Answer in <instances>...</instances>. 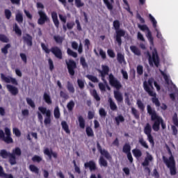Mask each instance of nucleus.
Listing matches in <instances>:
<instances>
[{"label": "nucleus", "mask_w": 178, "mask_h": 178, "mask_svg": "<svg viewBox=\"0 0 178 178\" xmlns=\"http://www.w3.org/2000/svg\"><path fill=\"white\" fill-rule=\"evenodd\" d=\"M153 83L154 84V86L156 87V90L159 91L161 90V87L157 83L156 81H154V79L153 78H149L148 79V81H144L143 88L145 91L147 92L150 97H153L152 98V103L154 104L156 107H159L161 106V103L159 99L156 98V92L152 91V90L154 89Z\"/></svg>", "instance_id": "1"}, {"label": "nucleus", "mask_w": 178, "mask_h": 178, "mask_svg": "<svg viewBox=\"0 0 178 178\" xmlns=\"http://www.w3.org/2000/svg\"><path fill=\"white\" fill-rule=\"evenodd\" d=\"M147 113L151 115L152 121H154L152 125V129L154 131L157 132L160 129V124H161L162 129H165L166 128L165 124L163 122V119L158 116L156 111L152 108V107L148 105L147 106Z\"/></svg>", "instance_id": "2"}, {"label": "nucleus", "mask_w": 178, "mask_h": 178, "mask_svg": "<svg viewBox=\"0 0 178 178\" xmlns=\"http://www.w3.org/2000/svg\"><path fill=\"white\" fill-rule=\"evenodd\" d=\"M168 151L170 156L169 157V159H167L165 156H163V160L166 166L170 169V175H175L177 174L175 160L170 149L168 147Z\"/></svg>", "instance_id": "3"}, {"label": "nucleus", "mask_w": 178, "mask_h": 178, "mask_svg": "<svg viewBox=\"0 0 178 178\" xmlns=\"http://www.w3.org/2000/svg\"><path fill=\"white\" fill-rule=\"evenodd\" d=\"M40 45L42 49L47 54H49L51 52L57 59H63V51L60 47H58V46H54L53 47H51V49H48V44H45V43H41Z\"/></svg>", "instance_id": "4"}, {"label": "nucleus", "mask_w": 178, "mask_h": 178, "mask_svg": "<svg viewBox=\"0 0 178 178\" xmlns=\"http://www.w3.org/2000/svg\"><path fill=\"white\" fill-rule=\"evenodd\" d=\"M113 28L115 31V41L118 42L119 47L122 45V37H124L126 32L124 29H120V22L118 19L113 21Z\"/></svg>", "instance_id": "5"}, {"label": "nucleus", "mask_w": 178, "mask_h": 178, "mask_svg": "<svg viewBox=\"0 0 178 178\" xmlns=\"http://www.w3.org/2000/svg\"><path fill=\"white\" fill-rule=\"evenodd\" d=\"M147 56H148L149 65L153 66V64H154L156 67H159L160 64V58L159 57L157 50L154 49V50L152 51V56H151L149 51H147Z\"/></svg>", "instance_id": "6"}, {"label": "nucleus", "mask_w": 178, "mask_h": 178, "mask_svg": "<svg viewBox=\"0 0 178 178\" xmlns=\"http://www.w3.org/2000/svg\"><path fill=\"white\" fill-rule=\"evenodd\" d=\"M39 111L43 114L46 115V117L44 118V123L45 125H48L51 124V111L47 110V108L45 107H39L38 108Z\"/></svg>", "instance_id": "7"}, {"label": "nucleus", "mask_w": 178, "mask_h": 178, "mask_svg": "<svg viewBox=\"0 0 178 178\" xmlns=\"http://www.w3.org/2000/svg\"><path fill=\"white\" fill-rule=\"evenodd\" d=\"M5 133L6 135V137H5ZM5 133H3V131L0 130V138H3V141L5 143H7V144H10V143H13V139L10 137V129L8 128L5 129Z\"/></svg>", "instance_id": "8"}, {"label": "nucleus", "mask_w": 178, "mask_h": 178, "mask_svg": "<svg viewBox=\"0 0 178 178\" xmlns=\"http://www.w3.org/2000/svg\"><path fill=\"white\" fill-rule=\"evenodd\" d=\"M152 129L151 125L147 123L144 128V133L145 135H147L148 141L154 146V140L153 136H152Z\"/></svg>", "instance_id": "9"}, {"label": "nucleus", "mask_w": 178, "mask_h": 178, "mask_svg": "<svg viewBox=\"0 0 178 178\" xmlns=\"http://www.w3.org/2000/svg\"><path fill=\"white\" fill-rule=\"evenodd\" d=\"M38 13L40 16V18L38 19V24L39 25H44L45 22H49V18H48V15L45 14L44 11L40 10Z\"/></svg>", "instance_id": "10"}, {"label": "nucleus", "mask_w": 178, "mask_h": 178, "mask_svg": "<svg viewBox=\"0 0 178 178\" xmlns=\"http://www.w3.org/2000/svg\"><path fill=\"white\" fill-rule=\"evenodd\" d=\"M67 68L70 76H74L75 74L74 70L76 68V64L74 60L66 61Z\"/></svg>", "instance_id": "11"}, {"label": "nucleus", "mask_w": 178, "mask_h": 178, "mask_svg": "<svg viewBox=\"0 0 178 178\" xmlns=\"http://www.w3.org/2000/svg\"><path fill=\"white\" fill-rule=\"evenodd\" d=\"M109 83L111 86L115 88L117 90H120L122 88L121 83L111 74L109 75Z\"/></svg>", "instance_id": "12"}, {"label": "nucleus", "mask_w": 178, "mask_h": 178, "mask_svg": "<svg viewBox=\"0 0 178 178\" xmlns=\"http://www.w3.org/2000/svg\"><path fill=\"white\" fill-rule=\"evenodd\" d=\"M102 70H98L99 73L101 74L102 80L106 83L105 80V77L106 75H108L109 73V67L107 65L102 66Z\"/></svg>", "instance_id": "13"}, {"label": "nucleus", "mask_w": 178, "mask_h": 178, "mask_svg": "<svg viewBox=\"0 0 178 178\" xmlns=\"http://www.w3.org/2000/svg\"><path fill=\"white\" fill-rule=\"evenodd\" d=\"M97 147L98 151L100 152V154L104 156L106 159L108 160H111L112 157L110 155V154L108 152V151L105 150V149H102L100 144L97 142Z\"/></svg>", "instance_id": "14"}, {"label": "nucleus", "mask_w": 178, "mask_h": 178, "mask_svg": "<svg viewBox=\"0 0 178 178\" xmlns=\"http://www.w3.org/2000/svg\"><path fill=\"white\" fill-rule=\"evenodd\" d=\"M24 43L26 44L29 47H33V36L31 35H29V33H26L24 36H23Z\"/></svg>", "instance_id": "15"}, {"label": "nucleus", "mask_w": 178, "mask_h": 178, "mask_svg": "<svg viewBox=\"0 0 178 178\" xmlns=\"http://www.w3.org/2000/svg\"><path fill=\"white\" fill-rule=\"evenodd\" d=\"M149 19H150V21L152 22L153 27L155 29V31L157 33H156V37L159 39H162L163 38L162 35H161V32L159 31V29H157V28H156L157 22H156L155 18H154V17H152V15H151V14H150L149 15Z\"/></svg>", "instance_id": "16"}, {"label": "nucleus", "mask_w": 178, "mask_h": 178, "mask_svg": "<svg viewBox=\"0 0 178 178\" xmlns=\"http://www.w3.org/2000/svg\"><path fill=\"white\" fill-rule=\"evenodd\" d=\"M44 152V154L45 155H47V156L49 157V159L50 160H51L52 156H53L54 159H56L57 156H58V154H57L56 152H53L52 149H49V148H45V149H44V152Z\"/></svg>", "instance_id": "17"}, {"label": "nucleus", "mask_w": 178, "mask_h": 178, "mask_svg": "<svg viewBox=\"0 0 178 178\" xmlns=\"http://www.w3.org/2000/svg\"><path fill=\"white\" fill-rule=\"evenodd\" d=\"M1 77L2 80L5 81V83H12V84H15L16 86L17 84V81H16L15 78H12L10 76H6L5 75H3V74H1Z\"/></svg>", "instance_id": "18"}, {"label": "nucleus", "mask_w": 178, "mask_h": 178, "mask_svg": "<svg viewBox=\"0 0 178 178\" xmlns=\"http://www.w3.org/2000/svg\"><path fill=\"white\" fill-rule=\"evenodd\" d=\"M84 167L86 169L89 168L90 171H95L97 170L96 164L93 161L85 163Z\"/></svg>", "instance_id": "19"}, {"label": "nucleus", "mask_w": 178, "mask_h": 178, "mask_svg": "<svg viewBox=\"0 0 178 178\" xmlns=\"http://www.w3.org/2000/svg\"><path fill=\"white\" fill-rule=\"evenodd\" d=\"M51 19L53 20L54 24L56 29L59 28L60 22L58 19V15L56 11H52L51 12Z\"/></svg>", "instance_id": "20"}, {"label": "nucleus", "mask_w": 178, "mask_h": 178, "mask_svg": "<svg viewBox=\"0 0 178 178\" xmlns=\"http://www.w3.org/2000/svg\"><path fill=\"white\" fill-rule=\"evenodd\" d=\"M6 88L9 92L12 94V95H17V94H19V89H17V88L12 85H7Z\"/></svg>", "instance_id": "21"}, {"label": "nucleus", "mask_w": 178, "mask_h": 178, "mask_svg": "<svg viewBox=\"0 0 178 178\" xmlns=\"http://www.w3.org/2000/svg\"><path fill=\"white\" fill-rule=\"evenodd\" d=\"M58 17L60 22L63 23V29L65 31H67V28L65 26V24L67 22V15H63V14H58Z\"/></svg>", "instance_id": "22"}, {"label": "nucleus", "mask_w": 178, "mask_h": 178, "mask_svg": "<svg viewBox=\"0 0 178 178\" xmlns=\"http://www.w3.org/2000/svg\"><path fill=\"white\" fill-rule=\"evenodd\" d=\"M153 160V157L148 152H147V156L145 159L144 162L142 163L143 166H148L149 165V161Z\"/></svg>", "instance_id": "23"}, {"label": "nucleus", "mask_w": 178, "mask_h": 178, "mask_svg": "<svg viewBox=\"0 0 178 178\" xmlns=\"http://www.w3.org/2000/svg\"><path fill=\"white\" fill-rule=\"evenodd\" d=\"M114 97L118 103H122L123 102V97L119 91L114 92Z\"/></svg>", "instance_id": "24"}, {"label": "nucleus", "mask_w": 178, "mask_h": 178, "mask_svg": "<svg viewBox=\"0 0 178 178\" xmlns=\"http://www.w3.org/2000/svg\"><path fill=\"white\" fill-rule=\"evenodd\" d=\"M108 102L109 103L110 108L113 111H118V106L115 104V102L113 101L111 97H109L108 99Z\"/></svg>", "instance_id": "25"}, {"label": "nucleus", "mask_w": 178, "mask_h": 178, "mask_svg": "<svg viewBox=\"0 0 178 178\" xmlns=\"http://www.w3.org/2000/svg\"><path fill=\"white\" fill-rule=\"evenodd\" d=\"M104 4L106 6L108 10H112L113 9V4L114 0H103Z\"/></svg>", "instance_id": "26"}, {"label": "nucleus", "mask_w": 178, "mask_h": 178, "mask_svg": "<svg viewBox=\"0 0 178 178\" xmlns=\"http://www.w3.org/2000/svg\"><path fill=\"white\" fill-rule=\"evenodd\" d=\"M43 99L49 105H51L52 104L51 96H49V94H48L47 92L44 93V95H43Z\"/></svg>", "instance_id": "27"}, {"label": "nucleus", "mask_w": 178, "mask_h": 178, "mask_svg": "<svg viewBox=\"0 0 178 178\" xmlns=\"http://www.w3.org/2000/svg\"><path fill=\"white\" fill-rule=\"evenodd\" d=\"M60 124L62 126V129L65 131V132L67 134H70V130L69 129V126L67 122L65 121H62Z\"/></svg>", "instance_id": "28"}, {"label": "nucleus", "mask_w": 178, "mask_h": 178, "mask_svg": "<svg viewBox=\"0 0 178 178\" xmlns=\"http://www.w3.org/2000/svg\"><path fill=\"white\" fill-rule=\"evenodd\" d=\"M131 147L130 146V144L129 143H125L122 148V152L125 154H129L131 153Z\"/></svg>", "instance_id": "29"}, {"label": "nucleus", "mask_w": 178, "mask_h": 178, "mask_svg": "<svg viewBox=\"0 0 178 178\" xmlns=\"http://www.w3.org/2000/svg\"><path fill=\"white\" fill-rule=\"evenodd\" d=\"M130 49L135 55H137L138 56L141 55L140 50H139L136 46H130Z\"/></svg>", "instance_id": "30"}, {"label": "nucleus", "mask_w": 178, "mask_h": 178, "mask_svg": "<svg viewBox=\"0 0 178 178\" xmlns=\"http://www.w3.org/2000/svg\"><path fill=\"white\" fill-rule=\"evenodd\" d=\"M11 154L12 153H9L5 149H2L0 151V156H1V158H3V159H6V158H9Z\"/></svg>", "instance_id": "31"}, {"label": "nucleus", "mask_w": 178, "mask_h": 178, "mask_svg": "<svg viewBox=\"0 0 178 178\" xmlns=\"http://www.w3.org/2000/svg\"><path fill=\"white\" fill-rule=\"evenodd\" d=\"M78 121H79V127L82 129H83L86 127V122L85 120L83 118L82 116H79L78 118Z\"/></svg>", "instance_id": "32"}, {"label": "nucleus", "mask_w": 178, "mask_h": 178, "mask_svg": "<svg viewBox=\"0 0 178 178\" xmlns=\"http://www.w3.org/2000/svg\"><path fill=\"white\" fill-rule=\"evenodd\" d=\"M117 60L120 64H122L125 61L124 54H122V53H118Z\"/></svg>", "instance_id": "33"}, {"label": "nucleus", "mask_w": 178, "mask_h": 178, "mask_svg": "<svg viewBox=\"0 0 178 178\" xmlns=\"http://www.w3.org/2000/svg\"><path fill=\"white\" fill-rule=\"evenodd\" d=\"M132 153L136 158H140L143 155L142 152L138 149H133Z\"/></svg>", "instance_id": "34"}, {"label": "nucleus", "mask_w": 178, "mask_h": 178, "mask_svg": "<svg viewBox=\"0 0 178 178\" xmlns=\"http://www.w3.org/2000/svg\"><path fill=\"white\" fill-rule=\"evenodd\" d=\"M161 74L163 76V79H165V81L168 85H170V83L172 85H173L172 81L171 80H170L168 76L166 74H165L163 71H161Z\"/></svg>", "instance_id": "35"}, {"label": "nucleus", "mask_w": 178, "mask_h": 178, "mask_svg": "<svg viewBox=\"0 0 178 178\" xmlns=\"http://www.w3.org/2000/svg\"><path fill=\"white\" fill-rule=\"evenodd\" d=\"M13 31L15 32L16 34L18 35L19 37L22 35V30L17 26V24H15L13 26Z\"/></svg>", "instance_id": "36"}, {"label": "nucleus", "mask_w": 178, "mask_h": 178, "mask_svg": "<svg viewBox=\"0 0 178 178\" xmlns=\"http://www.w3.org/2000/svg\"><path fill=\"white\" fill-rule=\"evenodd\" d=\"M80 64L83 69H87L88 65L86 61V58L84 57H80Z\"/></svg>", "instance_id": "37"}, {"label": "nucleus", "mask_w": 178, "mask_h": 178, "mask_svg": "<svg viewBox=\"0 0 178 178\" xmlns=\"http://www.w3.org/2000/svg\"><path fill=\"white\" fill-rule=\"evenodd\" d=\"M54 40L57 44H62V42L63 41V38H62L61 36H59V35H55L54 36Z\"/></svg>", "instance_id": "38"}, {"label": "nucleus", "mask_w": 178, "mask_h": 178, "mask_svg": "<svg viewBox=\"0 0 178 178\" xmlns=\"http://www.w3.org/2000/svg\"><path fill=\"white\" fill-rule=\"evenodd\" d=\"M136 104L140 111L143 112L145 111V106L140 99L137 100Z\"/></svg>", "instance_id": "39"}, {"label": "nucleus", "mask_w": 178, "mask_h": 178, "mask_svg": "<svg viewBox=\"0 0 178 178\" xmlns=\"http://www.w3.org/2000/svg\"><path fill=\"white\" fill-rule=\"evenodd\" d=\"M99 163L101 166H103L105 168L108 166V162L104 159L103 156H101L99 158Z\"/></svg>", "instance_id": "40"}, {"label": "nucleus", "mask_w": 178, "mask_h": 178, "mask_svg": "<svg viewBox=\"0 0 178 178\" xmlns=\"http://www.w3.org/2000/svg\"><path fill=\"white\" fill-rule=\"evenodd\" d=\"M90 94L91 95L95 98V99L97 101V102H99L101 100L99 96L97 95V92L95 90H92L91 92H90Z\"/></svg>", "instance_id": "41"}, {"label": "nucleus", "mask_w": 178, "mask_h": 178, "mask_svg": "<svg viewBox=\"0 0 178 178\" xmlns=\"http://www.w3.org/2000/svg\"><path fill=\"white\" fill-rule=\"evenodd\" d=\"M29 170L32 172H34L35 174H38L40 173V169H38V168H37L35 165H29Z\"/></svg>", "instance_id": "42"}, {"label": "nucleus", "mask_w": 178, "mask_h": 178, "mask_svg": "<svg viewBox=\"0 0 178 178\" xmlns=\"http://www.w3.org/2000/svg\"><path fill=\"white\" fill-rule=\"evenodd\" d=\"M123 2L124 3V8L131 15H133L132 11H131L130 10V7H129V4L127 1V0H122Z\"/></svg>", "instance_id": "43"}, {"label": "nucleus", "mask_w": 178, "mask_h": 178, "mask_svg": "<svg viewBox=\"0 0 178 178\" xmlns=\"http://www.w3.org/2000/svg\"><path fill=\"white\" fill-rule=\"evenodd\" d=\"M147 33L146 35L147 39L149 40V42L153 44L154 43V38L152 35L151 31H149V29L148 31H147Z\"/></svg>", "instance_id": "44"}, {"label": "nucleus", "mask_w": 178, "mask_h": 178, "mask_svg": "<svg viewBox=\"0 0 178 178\" xmlns=\"http://www.w3.org/2000/svg\"><path fill=\"white\" fill-rule=\"evenodd\" d=\"M86 134L88 137H93L94 136V132L90 127H86Z\"/></svg>", "instance_id": "45"}, {"label": "nucleus", "mask_w": 178, "mask_h": 178, "mask_svg": "<svg viewBox=\"0 0 178 178\" xmlns=\"http://www.w3.org/2000/svg\"><path fill=\"white\" fill-rule=\"evenodd\" d=\"M67 88L70 93H74L75 92L73 85L70 81L67 83Z\"/></svg>", "instance_id": "46"}, {"label": "nucleus", "mask_w": 178, "mask_h": 178, "mask_svg": "<svg viewBox=\"0 0 178 178\" xmlns=\"http://www.w3.org/2000/svg\"><path fill=\"white\" fill-rule=\"evenodd\" d=\"M115 122H116V124H117L118 126L120 125V122H124V117H123L122 115H119V116H118V117H116V118H115Z\"/></svg>", "instance_id": "47"}, {"label": "nucleus", "mask_w": 178, "mask_h": 178, "mask_svg": "<svg viewBox=\"0 0 178 178\" xmlns=\"http://www.w3.org/2000/svg\"><path fill=\"white\" fill-rule=\"evenodd\" d=\"M10 158V163L11 165H15L16 164V156H15V154H11L9 157Z\"/></svg>", "instance_id": "48"}, {"label": "nucleus", "mask_w": 178, "mask_h": 178, "mask_svg": "<svg viewBox=\"0 0 178 178\" xmlns=\"http://www.w3.org/2000/svg\"><path fill=\"white\" fill-rule=\"evenodd\" d=\"M131 113L134 115V116L135 117L136 119H139L140 118L139 113L134 107L131 108Z\"/></svg>", "instance_id": "49"}, {"label": "nucleus", "mask_w": 178, "mask_h": 178, "mask_svg": "<svg viewBox=\"0 0 178 178\" xmlns=\"http://www.w3.org/2000/svg\"><path fill=\"white\" fill-rule=\"evenodd\" d=\"M138 142L145 149H148L149 148V146H148L147 143L144 140L143 138H139Z\"/></svg>", "instance_id": "50"}, {"label": "nucleus", "mask_w": 178, "mask_h": 178, "mask_svg": "<svg viewBox=\"0 0 178 178\" xmlns=\"http://www.w3.org/2000/svg\"><path fill=\"white\" fill-rule=\"evenodd\" d=\"M32 161H33L34 163H35V162L36 163H40V162L42 161V158L40 156L35 155L32 158Z\"/></svg>", "instance_id": "51"}, {"label": "nucleus", "mask_w": 178, "mask_h": 178, "mask_svg": "<svg viewBox=\"0 0 178 178\" xmlns=\"http://www.w3.org/2000/svg\"><path fill=\"white\" fill-rule=\"evenodd\" d=\"M54 115L56 119H58L60 118V113L58 106L55 108L54 111Z\"/></svg>", "instance_id": "52"}, {"label": "nucleus", "mask_w": 178, "mask_h": 178, "mask_svg": "<svg viewBox=\"0 0 178 178\" xmlns=\"http://www.w3.org/2000/svg\"><path fill=\"white\" fill-rule=\"evenodd\" d=\"M13 155L20 156V155H22V150H20V148L16 147L13 152Z\"/></svg>", "instance_id": "53"}, {"label": "nucleus", "mask_w": 178, "mask_h": 178, "mask_svg": "<svg viewBox=\"0 0 178 178\" xmlns=\"http://www.w3.org/2000/svg\"><path fill=\"white\" fill-rule=\"evenodd\" d=\"M86 77L91 81L93 83H98L99 80L97 79V78L96 76H92V75H87Z\"/></svg>", "instance_id": "54"}, {"label": "nucleus", "mask_w": 178, "mask_h": 178, "mask_svg": "<svg viewBox=\"0 0 178 178\" xmlns=\"http://www.w3.org/2000/svg\"><path fill=\"white\" fill-rule=\"evenodd\" d=\"M74 105H75L74 102L72 100L70 101L67 105V108L68 111H72L74 107Z\"/></svg>", "instance_id": "55"}, {"label": "nucleus", "mask_w": 178, "mask_h": 178, "mask_svg": "<svg viewBox=\"0 0 178 178\" xmlns=\"http://www.w3.org/2000/svg\"><path fill=\"white\" fill-rule=\"evenodd\" d=\"M67 53L69 56H71L73 58L77 57V53H76L75 51H73V50H71V49H67Z\"/></svg>", "instance_id": "56"}, {"label": "nucleus", "mask_w": 178, "mask_h": 178, "mask_svg": "<svg viewBox=\"0 0 178 178\" xmlns=\"http://www.w3.org/2000/svg\"><path fill=\"white\" fill-rule=\"evenodd\" d=\"M27 104L32 108H35V104L32 101L31 99H26Z\"/></svg>", "instance_id": "57"}, {"label": "nucleus", "mask_w": 178, "mask_h": 178, "mask_svg": "<svg viewBox=\"0 0 178 178\" xmlns=\"http://www.w3.org/2000/svg\"><path fill=\"white\" fill-rule=\"evenodd\" d=\"M99 52L103 60H105L106 58V52L104 51L103 49H99Z\"/></svg>", "instance_id": "58"}, {"label": "nucleus", "mask_w": 178, "mask_h": 178, "mask_svg": "<svg viewBox=\"0 0 178 178\" xmlns=\"http://www.w3.org/2000/svg\"><path fill=\"white\" fill-rule=\"evenodd\" d=\"M9 48H10V44H6L3 49H1L2 53L6 55V54H8V49H9Z\"/></svg>", "instance_id": "59"}, {"label": "nucleus", "mask_w": 178, "mask_h": 178, "mask_svg": "<svg viewBox=\"0 0 178 178\" xmlns=\"http://www.w3.org/2000/svg\"><path fill=\"white\" fill-rule=\"evenodd\" d=\"M137 73L139 76L143 75V67L142 65H138L137 67Z\"/></svg>", "instance_id": "60"}, {"label": "nucleus", "mask_w": 178, "mask_h": 178, "mask_svg": "<svg viewBox=\"0 0 178 178\" xmlns=\"http://www.w3.org/2000/svg\"><path fill=\"white\" fill-rule=\"evenodd\" d=\"M77 83H78V86H79V87L80 89L82 90V89L84 88L85 85H84V82H83L82 80L78 79V80H77Z\"/></svg>", "instance_id": "61"}, {"label": "nucleus", "mask_w": 178, "mask_h": 178, "mask_svg": "<svg viewBox=\"0 0 178 178\" xmlns=\"http://www.w3.org/2000/svg\"><path fill=\"white\" fill-rule=\"evenodd\" d=\"M107 54L109 56V57H111L112 58H115V54L113 50H111V49H108L107 50Z\"/></svg>", "instance_id": "62"}, {"label": "nucleus", "mask_w": 178, "mask_h": 178, "mask_svg": "<svg viewBox=\"0 0 178 178\" xmlns=\"http://www.w3.org/2000/svg\"><path fill=\"white\" fill-rule=\"evenodd\" d=\"M48 63H49L50 71H53V70L54 69V63L51 58H48Z\"/></svg>", "instance_id": "63"}, {"label": "nucleus", "mask_w": 178, "mask_h": 178, "mask_svg": "<svg viewBox=\"0 0 178 178\" xmlns=\"http://www.w3.org/2000/svg\"><path fill=\"white\" fill-rule=\"evenodd\" d=\"M138 28L142 31H148L149 29L148 26L146 25H138Z\"/></svg>", "instance_id": "64"}]
</instances>
